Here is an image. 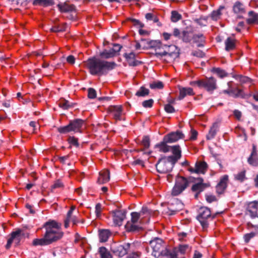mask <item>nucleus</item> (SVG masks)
Segmentation results:
<instances>
[{
	"label": "nucleus",
	"instance_id": "obj_3",
	"mask_svg": "<svg viewBox=\"0 0 258 258\" xmlns=\"http://www.w3.org/2000/svg\"><path fill=\"white\" fill-rule=\"evenodd\" d=\"M44 227L46 230L45 236L50 243L60 239L63 236L61 224L55 220H49L44 224Z\"/></svg>",
	"mask_w": 258,
	"mask_h": 258
},
{
	"label": "nucleus",
	"instance_id": "obj_14",
	"mask_svg": "<svg viewBox=\"0 0 258 258\" xmlns=\"http://www.w3.org/2000/svg\"><path fill=\"white\" fill-rule=\"evenodd\" d=\"M74 209L75 207H72L68 211L67 216L64 220V226L66 228H68L69 227L70 222H72L73 225H76L79 222V220L78 218L73 215V212Z\"/></svg>",
	"mask_w": 258,
	"mask_h": 258
},
{
	"label": "nucleus",
	"instance_id": "obj_60",
	"mask_svg": "<svg viewBox=\"0 0 258 258\" xmlns=\"http://www.w3.org/2000/svg\"><path fill=\"white\" fill-rule=\"evenodd\" d=\"M198 135V132L194 130L191 131V135L190 136V139L191 140H195L197 139Z\"/></svg>",
	"mask_w": 258,
	"mask_h": 258
},
{
	"label": "nucleus",
	"instance_id": "obj_11",
	"mask_svg": "<svg viewBox=\"0 0 258 258\" xmlns=\"http://www.w3.org/2000/svg\"><path fill=\"white\" fill-rule=\"evenodd\" d=\"M25 234L24 231L21 229H18L16 231L13 232L11 233V237L8 239L6 245V248H9L12 243H15L16 244H18L21 240L25 237Z\"/></svg>",
	"mask_w": 258,
	"mask_h": 258
},
{
	"label": "nucleus",
	"instance_id": "obj_4",
	"mask_svg": "<svg viewBox=\"0 0 258 258\" xmlns=\"http://www.w3.org/2000/svg\"><path fill=\"white\" fill-rule=\"evenodd\" d=\"M84 124V121L78 119L70 121V123L64 126L58 128L57 130L61 134H67L71 132L74 133L82 132V127Z\"/></svg>",
	"mask_w": 258,
	"mask_h": 258
},
{
	"label": "nucleus",
	"instance_id": "obj_17",
	"mask_svg": "<svg viewBox=\"0 0 258 258\" xmlns=\"http://www.w3.org/2000/svg\"><path fill=\"white\" fill-rule=\"evenodd\" d=\"M170 151L173 155L168 156V159L173 163H176L181 157V149L179 145L171 146Z\"/></svg>",
	"mask_w": 258,
	"mask_h": 258
},
{
	"label": "nucleus",
	"instance_id": "obj_45",
	"mask_svg": "<svg viewBox=\"0 0 258 258\" xmlns=\"http://www.w3.org/2000/svg\"><path fill=\"white\" fill-rule=\"evenodd\" d=\"M216 133V129L214 127H211L209 132L208 134L207 135V138L208 140H211L213 139Z\"/></svg>",
	"mask_w": 258,
	"mask_h": 258
},
{
	"label": "nucleus",
	"instance_id": "obj_62",
	"mask_svg": "<svg viewBox=\"0 0 258 258\" xmlns=\"http://www.w3.org/2000/svg\"><path fill=\"white\" fill-rule=\"evenodd\" d=\"M37 123L35 121H31L29 123L30 127H32V132L35 133V127L36 126Z\"/></svg>",
	"mask_w": 258,
	"mask_h": 258
},
{
	"label": "nucleus",
	"instance_id": "obj_49",
	"mask_svg": "<svg viewBox=\"0 0 258 258\" xmlns=\"http://www.w3.org/2000/svg\"><path fill=\"white\" fill-rule=\"evenodd\" d=\"M102 212V206L100 204L98 203L96 205L95 207V213L97 217H99L101 216Z\"/></svg>",
	"mask_w": 258,
	"mask_h": 258
},
{
	"label": "nucleus",
	"instance_id": "obj_32",
	"mask_svg": "<svg viewBox=\"0 0 258 258\" xmlns=\"http://www.w3.org/2000/svg\"><path fill=\"white\" fill-rule=\"evenodd\" d=\"M110 232L108 230L102 229L99 231V238L101 242L107 241L110 236Z\"/></svg>",
	"mask_w": 258,
	"mask_h": 258
},
{
	"label": "nucleus",
	"instance_id": "obj_48",
	"mask_svg": "<svg viewBox=\"0 0 258 258\" xmlns=\"http://www.w3.org/2000/svg\"><path fill=\"white\" fill-rule=\"evenodd\" d=\"M88 96L89 98L94 99L96 97V92L93 88H89L88 91Z\"/></svg>",
	"mask_w": 258,
	"mask_h": 258
},
{
	"label": "nucleus",
	"instance_id": "obj_29",
	"mask_svg": "<svg viewBox=\"0 0 258 258\" xmlns=\"http://www.w3.org/2000/svg\"><path fill=\"white\" fill-rule=\"evenodd\" d=\"M33 245L34 246H38V245H46L50 244V242L47 239V238L45 236V235L44 234V237L40 239H34L33 240Z\"/></svg>",
	"mask_w": 258,
	"mask_h": 258
},
{
	"label": "nucleus",
	"instance_id": "obj_37",
	"mask_svg": "<svg viewBox=\"0 0 258 258\" xmlns=\"http://www.w3.org/2000/svg\"><path fill=\"white\" fill-rule=\"evenodd\" d=\"M245 170L241 171L235 175V179L240 182L243 181L245 179Z\"/></svg>",
	"mask_w": 258,
	"mask_h": 258
},
{
	"label": "nucleus",
	"instance_id": "obj_39",
	"mask_svg": "<svg viewBox=\"0 0 258 258\" xmlns=\"http://www.w3.org/2000/svg\"><path fill=\"white\" fill-rule=\"evenodd\" d=\"M181 18V15L176 11H172L171 13V20L173 22H176Z\"/></svg>",
	"mask_w": 258,
	"mask_h": 258
},
{
	"label": "nucleus",
	"instance_id": "obj_50",
	"mask_svg": "<svg viewBox=\"0 0 258 258\" xmlns=\"http://www.w3.org/2000/svg\"><path fill=\"white\" fill-rule=\"evenodd\" d=\"M153 100L152 99H149L148 100L144 101L142 103L143 106L145 108H150L153 106Z\"/></svg>",
	"mask_w": 258,
	"mask_h": 258
},
{
	"label": "nucleus",
	"instance_id": "obj_19",
	"mask_svg": "<svg viewBox=\"0 0 258 258\" xmlns=\"http://www.w3.org/2000/svg\"><path fill=\"white\" fill-rule=\"evenodd\" d=\"M130 247V244L127 243L124 245H117L112 246V248L113 252L119 256H122L126 254L127 252V250Z\"/></svg>",
	"mask_w": 258,
	"mask_h": 258
},
{
	"label": "nucleus",
	"instance_id": "obj_7",
	"mask_svg": "<svg viewBox=\"0 0 258 258\" xmlns=\"http://www.w3.org/2000/svg\"><path fill=\"white\" fill-rule=\"evenodd\" d=\"M258 208V202L254 201L248 204L247 207V214L249 215L252 221L248 223V225L256 227L258 226V216L257 211Z\"/></svg>",
	"mask_w": 258,
	"mask_h": 258
},
{
	"label": "nucleus",
	"instance_id": "obj_25",
	"mask_svg": "<svg viewBox=\"0 0 258 258\" xmlns=\"http://www.w3.org/2000/svg\"><path fill=\"white\" fill-rule=\"evenodd\" d=\"M234 12L240 17L245 13V9L242 3L239 2H236L233 7Z\"/></svg>",
	"mask_w": 258,
	"mask_h": 258
},
{
	"label": "nucleus",
	"instance_id": "obj_18",
	"mask_svg": "<svg viewBox=\"0 0 258 258\" xmlns=\"http://www.w3.org/2000/svg\"><path fill=\"white\" fill-rule=\"evenodd\" d=\"M198 180L199 182L194 184L191 187V189L193 191L197 192L196 195V197H197L199 194L203 191L206 188L210 186L209 183H204L203 179L201 178H199Z\"/></svg>",
	"mask_w": 258,
	"mask_h": 258
},
{
	"label": "nucleus",
	"instance_id": "obj_35",
	"mask_svg": "<svg viewBox=\"0 0 258 258\" xmlns=\"http://www.w3.org/2000/svg\"><path fill=\"white\" fill-rule=\"evenodd\" d=\"M99 252L101 258H112L110 252L104 247H100Z\"/></svg>",
	"mask_w": 258,
	"mask_h": 258
},
{
	"label": "nucleus",
	"instance_id": "obj_44",
	"mask_svg": "<svg viewBox=\"0 0 258 258\" xmlns=\"http://www.w3.org/2000/svg\"><path fill=\"white\" fill-rule=\"evenodd\" d=\"M221 9H223V8H221L219 10L213 12L211 14V17L213 20H217L219 18L220 16L221 15Z\"/></svg>",
	"mask_w": 258,
	"mask_h": 258
},
{
	"label": "nucleus",
	"instance_id": "obj_63",
	"mask_svg": "<svg viewBox=\"0 0 258 258\" xmlns=\"http://www.w3.org/2000/svg\"><path fill=\"white\" fill-rule=\"evenodd\" d=\"M173 34L175 37H179L180 35L179 30L177 28L174 29Z\"/></svg>",
	"mask_w": 258,
	"mask_h": 258
},
{
	"label": "nucleus",
	"instance_id": "obj_56",
	"mask_svg": "<svg viewBox=\"0 0 258 258\" xmlns=\"http://www.w3.org/2000/svg\"><path fill=\"white\" fill-rule=\"evenodd\" d=\"M192 54L194 56L199 57H203L205 55V53L201 50H198L194 51L192 52Z\"/></svg>",
	"mask_w": 258,
	"mask_h": 258
},
{
	"label": "nucleus",
	"instance_id": "obj_55",
	"mask_svg": "<svg viewBox=\"0 0 258 258\" xmlns=\"http://www.w3.org/2000/svg\"><path fill=\"white\" fill-rule=\"evenodd\" d=\"M206 199L207 201L209 203H211L214 202L216 200V197L214 195H206Z\"/></svg>",
	"mask_w": 258,
	"mask_h": 258
},
{
	"label": "nucleus",
	"instance_id": "obj_43",
	"mask_svg": "<svg viewBox=\"0 0 258 258\" xmlns=\"http://www.w3.org/2000/svg\"><path fill=\"white\" fill-rule=\"evenodd\" d=\"M255 235L256 233L254 232H250L245 234L243 236L245 242L246 243H248L251 238H253L255 236Z\"/></svg>",
	"mask_w": 258,
	"mask_h": 258
},
{
	"label": "nucleus",
	"instance_id": "obj_41",
	"mask_svg": "<svg viewBox=\"0 0 258 258\" xmlns=\"http://www.w3.org/2000/svg\"><path fill=\"white\" fill-rule=\"evenodd\" d=\"M152 89H161L163 87V83L161 82H154L150 85Z\"/></svg>",
	"mask_w": 258,
	"mask_h": 258
},
{
	"label": "nucleus",
	"instance_id": "obj_21",
	"mask_svg": "<svg viewBox=\"0 0 258 258\" xmlns=\"http://www.w3.org/2000/svg\"><path fill=\"white\" fill-rule=\"evenodd\" d=\"M248 163L253 166H258V154L256 147L252 145V150L251 154L247 160Z\"/></svg>",
	"mask_w": 258,
	"mask_h": 258
},
{
	"label": "nucleus",
	"instance_id": "obj_13",
	"mask_svg": "<svg viewBox=\"0 0 258 258\" xmlns=\"http://www.w3.org/2000/svg\"><path fill=\"white\" fill-rule=\"evenodd\" d=\"M211 213L209 209L206 207H202L200 209L198 219L203 228L208 226L207 219L211 217Z\"/></svg>",
	"mask_w": 258,
	"mask_h": 258
},
{
	"label": "nucleus",
	"instance_id": "obj_26",
	"mask_svg": "<svg viewBox=\"0 0 258 258\" xmlns=\"http://www.w3.org/2000/svg\"><path fill=\"white\" fill-rule=\"evenodd\" d=\"M193 90L191 88H181L179 90V99H182L186 95H193Z\"/></svg>",
	"mask_w": 258,
	"mask_h": 258
},
{
	"label": "nucleus",
	"instance_id": "obj_10",
	"mask_svg": "<svg viewBox=\"0 0 258 258\" xmlns=\"http://www.w3.org/2000/svg\"><path fill=\"white\" fill-rule=\"evenodd\" d=\"M151 47H153L156 51V54L160 56L171 55L168 51L170 46L163 45L159 40H152L150 42Z\"/></svg>",
	"mask_w": 258,
	"mask_h": 258
},
{
	"label": "nucleus",
	"instance_id": "obj_28",
	"mask_svg": "<svg viewBox=\"0 0 258 258\" xmlns=\"http://www.w3.org/2000/svg\"><path fill=\"white\" fill-rule=\"evenodd\" d=\"M57 7L61 12H68L74 10V6L73 5H69L66 3L59 4Z\"/></svg>",
	"mask_w": 258,
	"mask_h": 258
},
{
	"label": "nucleus",
	"instance_id": "obj_27",
	"mask_svg": "<svg viewBox=\"0 0 258 258\" xmlns=\"http://www.w3.org/2000/svg\"><path fill=\"white\" fill-rule=\"evenodd\" d=\"M124 56L130 66H136L138 64L139 62L135 60V54L134 52L125 53Z\"/></svg>",
	"mask_w": 258,
	"mask_h": 258
},
{
	"label": "nucleus",
	"instance_id": "obj_46",
	"mask_svg": "<svg viewBox=\"0 0 258 258\" xmlns=\"http://www.w3.org/2000/svg\"><path fill=\"white\" fill-rule=\"evenodd\" d=\"M68 142L71 145L76 147H78L79 146L78 139L74 137H70L68 139Z\"/></svg>",
	"mask_w": 258,
	"mask_h": 258
},
{
	"label": "nucleus",
	"instance_id": "obj_23",
	"mask_svg": "<svg viewBox=\"0 0 258 258\" xmlns=\"http://www.w3.org/2000/svg\"><path fill=\"white\" fill-rule=\"evenodd\" d=\"M110 179L109 172L107 169H104L99 172L97 182L99 184H104Z\"/></svg>",
	"mask_w": 258,
	"mask_h": 258
},
{
	"label": "nucleus",
	"instance_id": "obj_53",
	"mask_svg": "<svg viewBox=\"0 0 258 258\" xmlns=\"http://www.w3.org/2000/svg\"><path fill=\"white\" fill-rule=\"evenodd\" d=\"M164 109L168 113H173L175 111L174 107L170 104L165 105Z\"/></svg>",
	"mask_w": 258,
	"mask_h": 258
},
{
	"label": "nucleus",
	"instance_id": "obj_2",
	"mask_svg": "<svg viewBox=\"0 0 258 258\" xmlns=\"http://www.w3.org/2000/svg\"><path fill=\"white\" fill-rule=\"evenodd\" d=\"M151 214V211L147 207H143L140 213H132L131 221H128L125 225L126 230L133 231L141 228L142 224L149 222Z\"/></svg>",
	"mask_w": 258,
	"mask_h": 258
},
{
	"label": "nucleus",
	"instance_id": "obj_8",
	"mask_svg": "<svg viewBox=\"0 0 258 258\" xmlns=\"http://www.w3.org/2000/svg\"><path fill=\"white\" fill-rule=\"evenodd\" d=\"M175 163L171 161L168 157L167 158H163L160 159L156 164V169L157 171L160 173H166L170 171Z\"/></svg>",
	"mask_w": 258,
	"mask_h": 258
},
{
	"label": "nucleus",
	"instance_id": "obj_22",
	"mask_svg": "<svg viewBox=\"0 0 258 258\" xmlns=\"http://www.w3.org/2000/svg\"><path fill=\"white\" fill-rule=\"evenodd\" d=\"M228 176L224 175L221 177L220 182L216 186V190L219 194H222L227 187Z\"/></svg>",
	"mask_w": 258,
	"mask_h": 258
},
{
	"label": "nucleus",
	"instance_id": "obj_36",
	"mask_svg": "<svg viewBox=\"0 0 258 258\" xmlns=\"http://www.w3.org/2000/svg\"><path fill=\"white\" fill-rule=\"evenodd\" d=\"M114 55H115L113 54V52L111 51V49L104 50L100 54V56L101 57L105 58H111L113 57Z\"/></svg>",
	"mask_w": 258,
	"mask_h": 258
},
{
	"label": "nucleus",
	"instance_id": "obj_31",
	"mask_svg": "<svg viewBox=\"0 0 258 258\" xmlns=\"http://www.w3.org/2000/svg\"><path fill=\"white\" fill-rule=\"evenodd\" d=\"M247 22L248 24H258V14L253 11L249 12Z\"/></svg>",
	"mask_w": 258,
	"mask_h": 258
},
{
	"label": "nucleus",
	"instance_id": "obj_15",
	"mask_svg": "<svg viewBox=\"0 0 258 258\" xmlns=\"http://www.w3.org/2000/svg\"><path fill=\"white\" fill-rule=\"evenodd\" d=\"M184 136L183 134L177 131L176 132L171 133L164 137V141L167 143H172L179 140V139L183 138Z\"/></svg>",
	"mask_w": 258,
	"mask_h": 258
},
{
	"label": "nucleus",
	"instance_id": "obj_34",
	"mask_svg": "<svg viewBox=\"0 0 258 258\" xmlns=\"http://www.w3.org/2000/svg\"><path fill=\"white\" fill-rule=\"evenodd\" d=\"M226 49L231 50L234 48L235 45V40L231 38H228L225 41Z\"/></svg>",
	"mask_w": 258,
	"mask_h": 258
},
{
	"label": "nucleus",
	"instance_id": "obj_38",
	"mask_svg": "<svg viewBox=\"0 0 258 258\" xmlns=\"http://www.w3.org/2000/svg\"><path fill=\"white\" fill-rule=\"evenodd\" d=\"M213 72L215 73L218 77L222 78L227 76V74L225 72V71L220 68H214L213 69Z\"/></svg>",
	"mask_w": 258,
	"mask_h": 258
},
{
	"label": "nucleus",
	"instance_id": "obj_20",
	"mask_svg": "<svg viewBox=\"0 0 258 258\" xmlns=\"http://www.w3.org/2000/svg\"><path fill=\"white\" fill-rule=\"evenodd\" d=\"M108 111L116 120L121 119L122 113V106L120 105L110 106L108 108Z\"/></svg>",
	"mask_w": 258,
	"mask_h": 258
},
{
	"label": "nucleus",
	"instance_id": "obj_33",
	"mask_svg": "<svg viewBox=\"0 0 258 258\" xmlns=\"http://www.w3.org/2000/svg\"><path fill=\"white\" fill-rule=\"evenodd\" d=\"M193 41L197 44L198 47L203 46L205 41V37L202 34L195 35L193 37Z\"/></svg>",
	"mask_w": 258,
	"mask_h": 258
},
{
	"label": "nucleus",
	"instance_id": "obj_24",
	"mask_svg": "<svg viewBox=\"0 0 258 258\" xmlns=\"http://www.w3.org/2000/svg\"><path fill=\"white\" fill-rule=\"evenodd\" d=\"M196 173L205 174L207 170L208 165L205 161H197L195 164Z\"/></svg>",
	"mask_w": 258,
	"mask_h": 258
},
{
	"label": "nucleus",
	"instance_id": "obj_58",
	"mask_svg": "<svg viewBox=\"0 0 258 258\" xmlns=\"http://www.w3.org/2000/svg\"><path fill=\"white\" fill-rule=\"evenodd\" d=\"M233 114L235 116V117L238 120H240L241 117V112L238 110H235L233 111Z\"/></svg>",
	"mask_w": 258,
	"mask_h": 258
},
{
	"label": "nucleus",
	"instance_id": "obj_64",
	"mask_svg": "<svg viewBox=\"0 0 258 258\" xmlns=\"http://www.w3.org/2000/svg\"><path fill=\"white\" fill-rule=\"evenodd\" d=\"M202 254L199 251H196L194 253L193 258H201Z\"/></svg>",
	"mask_w": 258,
	"mask_h": 258
},
{
	"label": "nucleus",
	"instance_id": "obj_9",
	"mask_svg": "<svg viewBox=\"0 0 258 258\" xmlns=\"http://www.w3.org/2000/svg\"><path fill=\"white\" fill-rule=\"evenodd\" d=\"M188 182L187 180L182 176L177 177L176 182L172 191V195L177 196L181 193L187 186Z\"/></svg>",
	"mask_w": 258,
	"mask_h": 258
},
{
	"label": "nucleus",
	"instance_id": "obj_57",
	"mask_svg": "<svg viewBox=\"0 0 258 258\" xmlns=\"http://www.w3.org/2000/svg\"><path fill=\"white\" fill-rule=\"evenodd\" d=\"M62 186H63L62 182L60 180H58L54 182V183L53 184L52 187L53 188H59V187H62Z\"/></svg>",
	"mask_w": 258,
	"mask_h": 258
},
{
	"label": "nucleus",
	"instance_id": "obj_5",
	"mask_svg": "<svg viewBox=\"0 0 258 258\" xmlns=\"http://www.w3.org/2000/svg\"><path fill=\"white\" fill-rule=\"evenodd\" d=\"M192 86L196 85L200 88H204L207 91H213L216 88V81L213 78H206L205 79L193 81L190 83Z\"/></svg>",
	"mask_w": 258,
	"mask_h": 258
},
{
	"label": "nucleus",
	"instance_id": "obj_6",
	"mask_svg": "<svg viewBox=\"0 0 258 258\" xmlns=\"http://www.w3.org/2000/svg\"><path fill=\"white\" fill-rule=\"evenodd\" d=\"M149 245L152 249V254L154 256L158 257L160 255L163 254L165 245L162 239L156 238L150 241Z\"/></svg>",
	"mask_w": 258,
	"mask_h": 258
},
{
	"label": "nucleus",
	"instance_id": "obj_40",
	"mask_svg": "<svg viewBox=\"0 0 258 258\" xmlns=\"http://www.w3.org/2000/svg\"><path fill=\"white\" fill-rule=\"evenodd\" d=\"M149 94V90L145 88L142 87L138 91L136 95L138 96H145Z\"/></svg>",
	"mask_w": 258,
	"mask_h": 258
},
{
	"label": "nucleus",
	"instance_id": "obj_61",
	"mask_svg": "<svg viewBox=\"0 0 258 258\" xmlns=\"http://www.w3.org/2000/svg\"><path fill=\"white\" fill-rule=\"evenodd\" d=\"M171 36V34H169V33H168L166 32H164L163 33V37L165 40H169Z\"/></svg>",
	"mask_w": 258,
	"mask_h": 258
},
{
	"label": "nucleus",
	"instance_id": "obj_47",
	"mask_svg": "<svg viewBox=\"0 0 258 258\" xmlns=\"http://www.w3.org/2000/svg\"><path fill=\"white\" fill-rule=\"evenodd\" d=\"M236 80H239L242 83H247L250 81V79L247 77L242 76H237L235 77Z\"/></svg>",
	"mask_w": 258,
	"mask_h": 258
},
{
	"label": "nucleus",
	"instance_id": "obj_51",
	"mask_svg": "<svg viewBox=\"0 0 258 258\" xmlns=\"http://www.w3.org/2000/svg\"><path fill=\"white\" fill-rule=\"evenodd\" d=\"M142 144L144 146L147 148L149 147L150 145V139L147 136H145L143 137L142 141Z\"/></svg>",
	"mask_w": 258,
	"mask_h": 258
},
{
	"label": "nucleus",
	"instance_id": "obj_52",
	"mask_svg": "<svg viewBox=\"0 0 258 258\" xmlns=\"http://www.w3.org/2000/svg\"><path fill=\"white\" fill-rule=\"evenodd\" d=\"M121 48V46L119 44H114L113 45V47L110 49L113 52V54L115 55L117 52L120 50Z\"/></svg>",
	"mask_w": 258,
	"mask_h": 258
},
{
	"label": "nucleus",
	"instance_id": "obj_59",
	"mask_svg": "<svg viewBox=\"0 0 258 258\" xmlns=\"http://www.w3.org/2000/svg\"><path fill=\"white\" fill-rule=\"evenodd\" d=\"M67 61L70 64H73L75 62V58L72 55H69L67 58Z\"/></svg>",
	"mask_w": 258,
	"mask_h": 258
},
{
	"label": "nucleus",
	"instance_id": "obj_16",
	"mask_svg": "<svg viewBox=\"0 0 258 258\" xmlns=\"http://www.w3.org/2000/svg\"><path fill=\"white\" fill-rule=\"evenodd\" d=\"M231 82L228 83L229 88L228 90H224V93L228 94L230 95L233 96L234 97H241L242 98L245 97V95L243 91L238 88H233L231 87Z\"/></svg>",
	"mask_w": 258,
	"mask_h": 258
},
{
	"label": "nucleus",
	"instance_id": "obj_42",
	"mask_svg": "<svg viewBox=\"0 0 258 258\" xmlns=\"http://www.w3.org/2000/svg\"><path fill=\"white\" fill-rule=\"evenodd\" d=\"M59 105L63 109H66L71 106L69 102L66 100H61L59 103Z\"/></svg>",
	"mask_w": 258,
	"mask_h": 258
},
{
	"label": "nucleus",
	"instance_id": "obj_1",
	"mask_svg": "<svg viewBox=\"0 0 258 258\" xmlns=\"http://www.w3.org/2000/svg\"><path fill=\"white\" fill-rule=\"evenodd\" d=\"M86 66L91 75L101 76L107 71L113 69L116 64L113 62H109L93 57L88 59Z\"/></svg>",
	"mask_w": 258,
	"mask_h": 258
},
{
	"label": "nucleus",
	"instance_id": "obj_12",
	"mask_svg": "<svg viewBox=\"0 0 258 258\" xmlns=\"http://www.w3.org/2000/svg\"><path fill=\"white\" fill-rule=\"evenodd\" d=\"M110 215L113 225L119 226L125 218L126 212L124 210H118L111 212Z\"/></svg>",
	"mask_w": 258,
	"mask_h": 258
},
{
	"label": "nucleus",
	"instance_id": "obj_54",
	"mask_svg": "<svg viewBox=\"0 0 258 258\" xmlns=\"http://www.w3.org/2000/svg\"><path fill=\"white\" fill-rule=\"evenodd\" d=\"M179 251L181 253H184L187 250H188L189 247L187 245L184 244V245H180L179 246Z\"/></svg>",
	"mask_w": 258,
	"mask_h": 258
},
{
	"label": "nucleus",
	"instance_id": "obj_30",
	"mask_svg": "<svg viewBox=\"0 0 258 258\" xmlns=\"http://www.w3.org/2000/svg\"><path fill=\"white\" fill-rule=\"evenodd\" d=\"M167 142L164 140L162 142H161L156 145V147L159 150V151L167 153L170 151L171 146L167 145Z\"/></svg>",
	"mask_w": 258,
	"mask_h": 258
}]
</instances>
